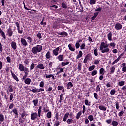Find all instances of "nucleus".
I'll list each match as a JSON object with an SVG mask.
<instances>
[{
	"label": "nucleus",
	"mask_w": 126,
	"mask_h": 126,
	"mask_svg": "<svg viewBox=\"0 0 126 126\" xmlns=\"http://www.w3.org/2000/svg\"><path fill=\"white\" fill-rule=\"evenodd\" d=\"M88 60H89V55H87L85 57V59H84V60L83 61L84 63H87V61H88Z\"/></svg>",
	"instance_id": "nucleus-37"
},
{
	"label": "nucleus",
	"mask_w": 126,
	"mask_h": 126,
	"mask_svg": "<svg viewBox=\"0 0 126 126\" xmlns=\"http://www.w3.org/2000/svg\"><path fill=\"white\" fill-rule=\"evenodd\" d=\"M21 43H22L23 46H24V47H26V46L28 45L27 41H26V40L24 38H21Z\"/></svg>",
	"instance_id": "nucleus-7"
},
{
	"label": "nucleus",
	"mask_w": 126,
	"mask_h": 126,
	"mask_svg": "<svg viewBox=\"0 0 126 126\" xmlns=\"http://www.w3.org/2000/svg\"><path fill=\"white\" fill-rule=\"evenodd\" d=\"M53 28H54V29H59V28H60V26L59 25L54 24L53 25Z\"/></svg>",
	"instance_id": "nucleus-46"
},
{
	"label": "nucleus",
	"mask_w": 126,
	"mask_h": 126,
	"mask_svg": "<svg viewBox=\"0 0 126 126\" xmlns=\"http://www.w3.org/2000/svg\"><path fill=\"white\" fill-rule=\"evenodd\" d=\"M60 53L61 52H60V48L58 47L53 50L52 54L54 56H58Z\"/></svg>",
	"instance_id": "nucleus-4"
},
{
	"label": "nucleus",
	"mask_w": 126,
	"mask_h": 126,
	"mask_svg": "<svg viewBox=\"0 0 126 126\" xmlns=\"http://www.w3.org/2000/svg\"><path fill=\"white\" fill-rule=\"evenodd\" d=\"M98 74V71L97 70H94L91 72L92 76H95V75H97Z\"/></svg>",
	"instance_id": "nucleus-21"
},
{
	"label": "nucleus",
	"mask_w": 126,
	"mask_h": 126,
	"mask_svg": "<svg viewBox=\"0 0 126 126\" xmlns=\"http://www.w3.org/2000/svg\"><path fill=\"white\" fill-rule=\"evenodd\" d=\"M123 28V25L120 23H117L115 25V28L116 30H120Z\"/></svg>",
	"instance_id": "nucleus-5"
},
{
	"label": "nucleus",
	"mask_w": 126,
	"mask_h": 126,
	"mask_svg": "<svg viewBox=\"0 0 126 126\" xmlns=\"http://www.w3.org/2000/svg\"><path fill=\"white\" fill-rule=\"evenodd\" d=\"M85 104L86 106H90V102H89L87 99L85 100Z\"/></svg>",
	"instance_id": "nucleus-62"
},
{
	"label": "nucleus",
	"mask_w": 126,
	"mask_h": 126,
	"mask_svg": "<svg viewBox=\"0 0 126 126\" xmlns=\"http://www.w3.org/2000/svg\"><path fill=\"white\" fill-rule=\"evenodd\" d=\"M116 109L119 111V109H120V104H119V102H116L115 104Z\"/></svg>",
	"instance_id": "nucleus-49"
},
{
	"label": "nucleus",
	"mask_w": 126,
	"mask_h": 126,
	"mask_svg": "<svg viewBox=\"0 0 126 126\" xmlns=\"http://www.w3.org/2000/svg\"><path fill=\"white\" fill-rule=\"evenodd\" d=\"M57 59L60 61V62H62L64 59V56H63V55H59L57 57Z\"/></svg>",
	"instance_id": "nucleus-14"
},
{
	"label": "nucleus",
	"mask_w": 126,
	"mask_h": 126,
	"mask_svg": "<svg viewBox=\"0 0 126 126\" xmlns=\"http://www.w3.org/2000/svg\"><path fill=\"white\" fill-rule=\"evenodd\" d=\"M112 37H113V34L112 32H110L109 34H107V37L109 41H112Z\"/></svg>",
	"instance_id": "nucleus-29"
},
{
	"label": "nucleus",
	"mask_w": 126,
	"mask_h": 126,
	"mask_svg": "<svg viewBox=\"0 0 126 126\" xmlns=\"http://www.w3.org/2000/svg\"><path fill=\"white\" fill-rule=\"evenodd\" d=\"M9 92H13V88L12 87V85H10L8 88V90Z\"/></svg>",
	"instance_id": "nucleus-43"
},
{
	"label": "nucleus",
	"mask_w": 126,
	"mask_h": 126,
	"mask_svg": "<svg viewBox=\"0 0 126 126\" xmlns=\"http://www.w3.org/2000/svg\"><path fill=\"white\" fill-rule=\"evenodd\" d=\"M35 68V64L34 63H32L30 66V71L32 72L33 69Z\"/></svg>",
	"instance_id": "nucleus-24"
},
{
	"label": "nucleus",
	"mask_w": 126,
	"mask_h": 126,
	"mask_svg": "<svg viewBox=\"0 0 126 126\" xmlns=\"http://www.w3.org/2000/svg\"><path fill=\"white\" fill-rule=\"evenodd\" d=\"M82 115V111H79V112L77 113V114H76V119L77 120H78V119L80 118V116H81Z\"/></svg>",
	"instance_id": "nucleus-19"
},
{
	"label": "nucleus",
	"mask_w": 126,
	"mask_h": 126,
	"mask_svg": "<svg viewBox=\"0 0 126 126\" xmlns=\"http://www.w3.org/2000/svg\"><path fill=\"white\" fill-rule=\"evenodd\" d=\"M99 50L101 51V53L102 54L110 53L109 44L107 42V41L101 42L99 47Z\"/></svg>",
	"instance_id": "nucleus-1"
},
{
	"label": "nucleus",
	"mask_w": 126,
	"mask_h": 126,
	"mask_svg": "<svg viewBox=\"0 0 126 126\" xmlns=\"http://www.w3.org/2000/svg\"><path fill=\"white\" fill-rule=\"evenodd\" d=\"M90 4H91V5L96 4V0H90Z\"/></svg>",
	"instance_id": "nucleus-47"
},
{
	"label": "nucleus",
	"mask_w": 126,
	"mask_h": 126,
	"mask_svg": "<svg viewBox=\"0 0 126 126\" xmlns=\"http://www.w3.org/2000/svg\"><path fill=\"white\" fill-rule=\"evenodd\" d=\"M44 85H45V82L42 81L40 82V84H39L40 87L43 88L44 87Z\"/></svg>",
	"instance_id": "nucleus-53"
},
{
	"label": "nucleus",
	"mask_w": 126,
	"mask_h": 126,
	"mask_svg": "<svg viewBox=\"0 0 126 126\" xmlns=\"http://www.w3.org/2000/svg\"><path fill=\"white\" fill-rule=\"evenodd\" d=\"M60 123L61 122H60V121H58V120H56L54 122V126H60Z\"/></svg>",
	"instance_id": "nucleus-55"
},
{
	"label": "nucleus",
	"mask_w": 126,
	"mask_h": 126,
	"mask_svg": "<svg viewBox=\"0 0 126 126\" xmlns=\"http://www.w3.org/2000/svg\"><path fill=\"white\" fill-rule=\"evenodd\" d=\"M27 39L28 40V43H32V42H33V39L30 36H28Z\"/></svg>",
	"instance_id": "nucleus-40"
},
{
	"label": "nucleus",
	"mask_w": 126,
	"mask_h": 126,
	"mask_svg": "<svg viewBox=\"0 0 126 126\" xmlns=\"http://www.w3.org/2000/svg\"><path fill=\"white\" fill-rule=\"evenodd\" d=\"M66 87L67 89H70V88L73 87V84L71 82H69L66 85Z\"/></svg>",
	"instance_id": "nucleus-11"
},
{
	"label": "nucleus",
	"mask_w": 126,
	"mask_h": 126,
	"mask_svg": "<svg viewBox=\"0 0 126 126\" xmlns=\"http://www.w3.org/2000/svg\"><path fill=\"white\" fill-rule=\"evenodd\" d=\"M4 121V115L2 114H0V121L3 122Z\"/></svg>",
	"instance_id": "nucleus-41"
},
{
	"label": "nucleus",
	"mask_w": 126,
	"mask_h": 126,
	"mask_svg": "<svg viewBox=\"0 0 126 126\" xmlns=\"http://www.w3.org/2000/svg\"><path fill=\"white\" fill-rule=\"evenodd\" d=\"M85 125H88L89 124V119L88 118L85 119Z\"/></svg>",
	"instance_id": "nucleus-64"
},
{
	"label": "nucleus",
	"mask_w": 126,
	"mask_h": 126,
	"mask_svg": "<svg viewBox=\"0 0 126 126\" xmlns=\"http://www.w3.org/2000/svg\"><path fill=\"white\" fill-rule=\"evenodd\" d=\"M66 121L67 122L68 125H70V124H72L73 123L74 120L72 118H69Z\"/></svg>",
	"instance_id": "nucleus-26"
},
{
	"label": "nucleus",
	"mask_w": 126,
	"mask_h": 126,
	"mask_svg": "<svg viewBox=\"0 0 126 126\" xmlns=\"http://www.w3.org/2000/svg\"><path fill=\"white\" fill-rule=\"evenodd\" d=\"M36 68H39V69H45V66H44V64L39 63L37 65Z\"/></svg>",
	"instance_id": "nucleus-12"
},
{
	"label": "nucleus",
	"mask_w": 126,
	"mask_h": 126,
	"mask_svg": "<svg viewBox=\"0 0 126 126\" xmlns=\"http://www.w3.org/2000/svg\"><path fill=\"white\" fill-rule=\"evenodd\" d=\"M13 113H14L16 116H18V110H17V109L14 108L13 109Z\"/></svg>",
	"instance_id": "nucleus-42"
},
{
	"label": "nucleus",
	"mask_w": 126,
	"mask_h": 126,
	"mask_svg": "<svg viewBox=\"0 0 126 126\" xmlns=\"http://www.w3.org/2000/svg\"><path fill=\"white\" fill-rule=\"evenodd\" d=\"M98 108L100 111H107V107L105 106L104 105H99Z\"/></svg>",
	"instance_id": "nucleus-9"
},
{
	"label": "nucleus",
	"mask_w": 126,
	"mask_h": 126,
	"mask_svg": "<svg viewBox=\"0 0 126 126\" xmlns=\"http://www.w3.org/2000/svg\"><path fill=\"white\" fill-rule=\"evenodd\" d=\"M110 74H114L115 71H116V68L114 66H112L110 68Z\"/></svg>",
	"instance_id": "nucleus-18"
},
{
	"label": "nucleus",
	"mask_w": 126,
	"mask_h": 126,
	"mask_svg": "<svg viewBox=\"0 0 126 126\" xmlns=\"http://www.w3.org/2000/svg\"><path fill=\"white\" fill-rule=\"evenodd\" d=\"M104 68H100L99 70V74L102 75H104V74H105V73H104Z\"/></svg>",
	"instance_id": "nucleus-45"
},
{
	"label": "nucleus",
	"mask_w": 126,
	"mask_h": 126,
	"mask_svg": "<svg viewBox=\"0 0 126 126\" xmlns=\"http://www.w3.org/2000/svg\"><path fill=\"white\" fill-rule=\"evenodd\" d=\"M0 34L1 35L2 37H3L4 40H5L6 39V36H5V33H4V32L1 30V29H0Z\"/></svg>",
	"instance_id": "nucleus-10"
},
{
	"label": "nucleus",
	"mask_w": 126,
	"mask_h": 126,
	"mask_svg": "<svg viewBox=\"0 0 126 126\" xmlns=\"http://www.w3.org/2000/svg\"><path fill=\"white\" fill-rule=\"evenodd\" d=\"M45 77L47 79L51 78V77H52L53 80H55V79H56L55 76H54L53 74L45 75Z\"/></svg>",
	"instance_id": "nucleus-17"
},
{
	"label": "nucleus",
	"mask_w": 126,
	"mask_h": 126,
	"mask_svg": "<svg viewBox=\"0 0 126 126\" xmlns=\"http://www.w3.org/2000/svg\"><path fill=\"white\" fill-rule=\"evenodd\" d=\"M68 64H69V62L68 60H67L66 62H62L61 63L62 66H65V65H68Z\"/></svg>",
	"instance_id": "nucleus-22"
},
{
	"label": "nucleus",
	"mask_w": 126,
	"mask_h": 126,
	"mask_svg": "<svg viewBox=\"0 0 126 126\" xmlns=\"http://www.w3.org/2000/svg\"><path fill=\"white\" fill-rule=\"evenodd\" d=\"M115 94H116V89H113L111 90L110 91L111 95H115Z\"/></svg>",
	"instance_id": "nucleus-48"
},
{
	"label": "nucleus",
	"mask_w": 126,
	"mask_h": 126,
	"mask_svg": "<svg viewBox=\"0 0 126 126\" xmlns=\"http://www.w3.org/2000/svg\"><path fill=\"white\" fill-rule=\"evenodd\" d=\"M7 33H8V36H9V37H12L13 34V32H12V30H11V29H9L8 30Z\"/></svg>",
	"instance_id": "nucleus-15"
},
{
	"label": "nucleus",
	"mask_w": 126,
	"mask_h": 126,
	"mask_svg": "<svg viewBox=\"0 0 126 126\" xmlns=\"http://www.w3.org/2000/svg\"><path fill=\"white\" fill-rule=\"evenodd\" d=\"M42 49H43V47H42V45H37L36 46H34L32 48V52L34 55H36L38 54V53H40L42 52Z\"/></svg>",
	"instance_id": "nucleus-2"
},
{
	"label": "nucleus",
	"mask_w": 126,
	"mask_h": 126,
	"mask_svg": "<svg viewBox=\"0 0 126 126\" xmlns=\"http://www.w3.org/2000/svg\"><path fill=\"white\" fill-rule=\"evenodd\" d=\"M12 77H13L14 79H15L16 81H19V80L18 79V78L17 76H16V75H15L14 74H12Z\"/></svg>",
	"instance_id": "nucleus-50"
},
{
	"label": "nucleus",
	"mask_w": 126,
	"mask_h": 126,
	"mask_svg": "<svg viewBox=\"0 0 126 126\" xmlns=\"http://www.w3.org/2000/svg\"><path fill=\"white\" fill-rule=\"evenodd\" d=\"M99 63H100V60L96 59L94 61V64L97 65L99 64Z\"/></svg>",
	"instance_id": "nucleus-61"
},
{
	"label": "nucleus",
	"mask_w": 126,
	"mask_h": 126,
	"mask_svg": "<svg viewBox=\"0 0 126 126\" xmlns=\"http://www.w3.org/2000/svg\"><path fill=\"white\" fill-rule=\"evenodd\" d=\"M81 66H82V64H81V63H79L78 64V69L79 71H80V70H81Z\"/></svg>",
	"instance_id": "nucleus-60"
},
{
	"label": "nucleus",
	"mask_w": 126,
	"mask_h": 126,
	"mask_svg": "<svg viewBox=\"0 0 126 126\" xmlns=\"http://www.w3.org/2000/svg\"><path fill=\"white\" fill-rule=\"evenodd\" d=\"M38 117H39V113H37L36 112H32L31 115V119L32 121H35L36 119H38Z\"/></svg>",
	"instance_id": "nucleus-3"
},
{
	"label": "nucleus",
	"mask_w": 126,
	"mask_h": 126,
	"mask_svg": "<svg viewBox=\"0 0 126 126\" xmlns=\"http://www.w3.org/2000/svg\"><path fill=\"white\" fill-rule=\"evenodd\" d=\"M68 47L69 48V50L71 51V52H74V51H75V47H73L72 44H69Z\"/></svg>",
	"instance_id": "nucleus-8"
},
{
	"label": "nucleus",
	"mask_w": 126,
	"mask_h": 126,
	"mask_svg": "<svg viewBox=\"0 0 126 126\" xmlns=\"http://www.w3.org/2000/svg\"><path fill=\"white\" fill-rule=\"evenodd\" d=\"M81 50H85V43H82L80 46Z\"/></svg>",
	"instance_id": "nucleus-52"
},
{
	"label": "nucleus",
	"mask_w": 126,
	"mask_h": 126,
	"mask_svg": "<svg viewBox=\"0 0 126 126\" xmlns=\"http://www.w3.org/2000/svg\"><path fill=\"white\" fill-rule=\"evenodd\" d=\"M41 110H42V106H40L38 110V117L41 118Z\"/></svg>",
	"instance_id": "nucleus-44"
},
{
	"label": "nucleus",
	"mask_w": 126,
	"mask_h": 126,
	"mask_svg": "<svg viewBox=\"0 0 126 126\" xmlns=\"http://www.w3.org/2000/svg\"><path fill=\"white\" fill-rule=\"evenodd\" d=\"M117 85L119 86H124V85H125V81H120L118 82Z\"/></svg>",
	"instance_id": "nucleus-25"
},
{
	"label": "nucleus",
	"mask_w": 126,
	"mask_h": 126,
	"mask_svg": "<svg viewBox=\"0 0 126 126\" xmlns=\"http://www.w3.org/2000/svg\"><path fill=\"white\" fill-rule=\"evenodd\" d=\"M68 116H69V112H66L64 116V118L63 119V122H66L67 118H68Z\"/></svg>",
	"instance_id": "nucleus-13"
},
{
	"label": "nucleus",
	"mask_w": 126,
	"mask_h": 126,
	"mask_svg": "<svg viewBox=\"0 0 126 126\" xmlns=\"http://www.w3.org/2000/svg\"><path fill=\"white\" fill-rule=\"evenodd\" d=\"M62 6L63 8H65V9L67 8V6L64 2H63L62 3Z\"/></svg>",
	"instance_id": "nucleus-56"
},
{
	"label": "nucleus",
	"mask_w": 126,
	"mask_h": 126,
	"mask_svg": "<svg viewBox=\"0 0 126 126\" xmlns=\"http://www.w3.org/2000/svg\"><path fill=\"white\" fill-rule=\"evenodd\" d=\"M46 117L47 119H51L52 118V112L51 111H49L46 114Z\"/></svg>",
	"instance_id": "nucleus-27"
},
{
	"label": "nucleus",
	"mask_w": 126,
	"mask_h": 126,
	"mask_svg": "<svg viewBox=\"0 0 126 126\" xmlns=\"http://www.w3.org/2000/svg\"><path fill=\"white\" fill-rule=\"evenodd\" d=\"M124 114H125V112H124V110H122L119 112L118 116L119 117H122Z\"/></svg>",
	"instance_id": "nucleus-54"
},
{
	"label": "nucleus",
	"mask_w": 126,
	"mask_h": 126,
	"mask_svg": "<svg viewBox=\"0 0 126 126\" xmlns=\"http://www.w3.org/2000/svg\"><path fill=\"white\" fill-rule=\"evenodd\" d=\"M88 119L89 121H90V122H92V121L94 120V117H93V115H90L88 116Z\"/></svg>",
	"instance_id": "nucleus-34"
},
{
	"label": "nucleus",
	"mask_w": 126,
	"mask_h": 126,
	"mask_svg": "<svg viewBox=\"0 0 126 126\" xmlns=\"http://www.w3.org/2000/svg\"><path fill=\"white\" fill-rule=\"evenodd\" d=\"M24 82L26 84H28V85H29V84H30V83H31V79L27 78L25 79Z\"/></svg>",
	"instance_id": "nucleus-16"
},
{
	"label": "nucleus",
	"mask_w": 126,
	"mask_h": 126,
	"mask_svg": "<svg viewBox=\"0 0 126 126\" xmlns=\"http://www.w3.org/2000/svg\"><path fill=\"white\" fill-rule=\"evenodd\" d=\"M111 48H112V49H115V48L116 47V43L115 42H111L109 44Z\"/></svg>",
	"instance_id": "nucleus-39"
},
{
	"label": "nucleus",
	"mask_w": 126,
	"mask_h": 126,
	"mask_svg": "<svg viewBox=\"0 0 126 126\" xmlns=\"http://www.w3.org/2000/svg\"><path fill=\"white\" fill-rule=\"evenodd\" d=\"M112 125L113 126H118V122L116 121H113L112 122Z\"/></svg>",
	"instance_id": "nucleus-57"
},
{
	"label": "nucleus",
	"mask_w": 126,
	"mask_h": 126,
	"mask_svg": "<svg viewBox=\"0 0 126 126\" xmlns=\"http://www.w3.org/2000/svg\"><path fill=\"white\" fill-rule=\"evenodd\" d=\"M101 85H97L96 87V92H100L101 91Z\"/></svg>",
	"instance_id": "nucleus-38"
},
{
	"label": "nucleus",
	"mask_w": 126,
	"mask_h": 126,
	"mask_svg": "<svg viewBox=\"0 0 126 126\" xmlns=\"http://www.w3.org/2000/svg\"><path fill=\"white\" fill-rule=\"evenodd\" d=\"M19 69L20 71L23 72L24 71V66H23L22 64H19Z\"/></svg>",
	"instance_id": "nucleus-20"
},
{
	"label": "nucleus",
	"mask_w": 126,
	"mask_h": 126,
	"mask_svg": "<svg viewBox=\"0 0 126 126\" xmlns=\"http://www.w3.org/2000/svg\"><path fill=\"white\" fill-rule=\"evenodd\" d=\"M93 94L95 99L98 100V94H97V93H94Z\"/></svg>",
	"instance_id": "nucleus-63"
},
{
	"label": "nucleus",
	"mask_w": 126,
	"mask_h": 126,
	"mask_svg": "<svg viewBox=\"0 0 126 126\" xmlns=\"http://www.w3.org/2000/svg\"><path fill=\"white\" fill-rule=\"evenodd\" d=\"M94 53L95 56H98V55H99V53H98V49L97 48L95 49L94 51Z\"/></svg>",
	"instance_id": "nucleus-51"
},
{
	"label": "nucleus",
	"mask_w": 126,
	"mask_h": 126,
	"mask_svg": "<svg viewBox=\"0 0 126 126\" xmlns=\"http://www.w3.org/2000/svg\"><path fill=\"white\" fill-rule=\"evenodd\" d=\"M45 57L47 59V60H49V59L51 58V52L50 51H48L47 53L45 55Z\"/></svg>",
	"instance_id": "nucleus-23"
},
{
	"label": "nucleus",
	"mask_w": 126,
	"mask_h": 126,
	"mask_svg": "<svg viewBox=\"0 0 126 126\" xmlns=\"http://www.w3.org/2000/svg\"><path fill=\"white\" fill-rule=\"evenodd\" d=\"M83 55V53H82V51H80L79 52L78 55L76 57V59H80V58H81V57H82Z\"/></svg>",
	"instance_id": "nucleus-30"
},
{
	"label": "nucleus",
	"mask_w": 126,
	"mask_h": 126,
	"mask_svg": "<svg viewBox=\"0 0 126 126\" xmlns=\"http://www.w3.org/2000/svg\"><path fill=\"white\" fill-rule=\"evenodd\" d=\"M59 35H60V36H67L68 34L65 32H60Z\"/></svg>",
	"instance_id": "nucleus-36"
},
{
	"label": "nucleus",
	"mask_w": 126,
	"mask_h": 126,
	"mask_svg": "<svg viewBox=\"0 0 126 126\" xmlns=\"http://www.w3.org/2000/svg\"><path fill=\"white\" fill-rule=\"evenodd\" d=\"M24 71L25 73V75L27 76V75H28V73H29V70L28 69V68H25Z\"/></svg>",
	"instance_id": "nucleus-35"
},
{
	"label": "nucleus",
	"mask_w": 126,
	"mask_h": 126,
	"mask_svg": "<svg viewBox=\"0 0 126 126\" xmlns=\"http://www.w3.org/2000/svg\"><path fill=\"white\" fill-rule=\"evenodd\" d=\"M99 14L98 12L94 13V16L92 17L91 19L92 20H94V19L98 16V15Z\"/></svg>",
	"instance_id": "nucleus-28"
},
{
	"label": "nucleus",
	"mask_w": 126,
	"mask_h": 126,
	"mask_svg": "<svg viewBox=\"0 0 126 126\" xmlns=\"http://www.w3.org/2000/svg\"><path fill=\"white\" fill-rule=\"evenodd\" d=\"M43 110L44 111V112H45V113H47V112L50 111V110L48 109L47 107H44Z\"/></svg>",
	"instance_id": "nucleus-59"
},
{
	"label": "nucleus",
	"mask_w": 126,
	"mask_h": 126,
	"mask_svg": "<svg viewBox=\"0 0 126 126\" xmlns=\"http://www.w3.org/2000/svg\"><path fill=\"white\" fill-rule=\"evenodd\" d=\"M58 69H60V71H59L57 72L56 75H58V74H60V73H62V72H63V70L64 69V68H59Z\"/></svg>",
	"instance_id": "nucleus-33"
},
{
	"label": "nucleus",
	"mask_w": 126,
	"mask_h": 126,
	"mask_svg": "<svg viewBox=\"0 0 126 126\" xmlns=\"http://www.w3.org/2000/svg\"><path fill=\"white\" fill-rule=\"evenodd\" d=\"M11 47L12 48L13 50H16L17 49V45L15 41H12L11 43Z\"/></svg>",
	"instance_id": "nucleus-6"
},
{
	"label": "nucleus",
	"mask_w": 126,
	"mask_h": 126,
	"mask_svg": "<svg viewBox=\"0 0 126 126\" xmlns=\"http://www.w3.org/2000/svg\"><path fill=\"white\" fill-rule=\"evenodd\" d=\"M32 103H33L34 106H37V105H38V103H39V100L38 99H34L32 101Z\"/></svg>",
	"instance_id": "nucleus-31"
},
{
	"label": "nucleus",
	"mask_w": 126,
	"mask_h": 126,
	"mask_svg": "<svg viewBox=\"0 0 126 126\" xmlns=\"http://www.w3.org/2000/svg\"><path fill=\"white\" fill-rule=\"evenodd\" d=\"M96 67V66L95 65H92L90 66L88 68L89 71H92V70H94L95 69V68Z\"/></svg>",
	"instance_id": "nucleus-32"
},
{
	"label": "nucleus",
	"mask_w": 126,
	"mask_h": 126,
	"mask_svg": "<svg viewBox=\"0 0 126 126\" xmlns=\"http://www.w3.org/2000/svg\"><path fill=\"white\" fill-rule=\"evenodd\" d=\"M55 62L54 61L49 62L48 65L49 67H50V68H52V67H53V64Z\"/></svg>",
	"instance_id": "nucleus-58"
}]
</instances>
